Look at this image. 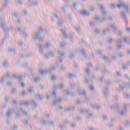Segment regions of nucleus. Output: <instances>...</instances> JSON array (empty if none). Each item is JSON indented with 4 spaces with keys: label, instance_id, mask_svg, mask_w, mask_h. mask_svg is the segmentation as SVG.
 <instances>
[{
    "label": "nucleus",
    "instance_id": "nucleus-4",
    "mask_svg": "<svg viewBox=\"0 0 130 130\" xmlns=\"http://www.w3.org/2000/svg\"><path fill=\"white\" fill-rule=\"evenodd\" d=\"M21 86H22V87H24V83H22V84H21Z\"/></svg>",
    "mask_w": 130,
    "mask_h": 130
},
{
    "label": "nucleus",
    "instance_id": "nucleus-2",
    "mask_svg": "<svg viewBox=\"0 0 130 130\" xmlns=\"http://www.w3.org/2000/svg\"><path fill=\"white\" fill-rule=\"evenodd\" d=\"M90 89H91V90H94V87H91Z\"/></svg>",
    "mask_w": 130,
    "mask_h": 130
},
{
    "label": "nucleus",
    "instance_id": "nucleus-6",
    "mask_svg": "<svg viewBox=\"0 0 130 130\" xmlns=\"http://www.w3.org/2000/svg\"><path fill=\"white\" fill-rule=\"evenodd\" d=\"M83 14H86V11L83 12Z\"/></svg>",
    "mask_w": 130,
    "mask_h": 130
},
{
    "label": "nucleus",
    "instance_id": "nucleus-3",
    "mask_svg": "<svg viewBox=\"0 0 130 130\" xmlns=\"http://www.w3.org/2000/svg\"><path fill=\"white\" fill-rule=\"evenodd\" d=\"M127 31H128V32H129V31H130V28H127Z\"/></svg>",
    "mask_w": 130,
    "mask_h": 130
},
{
    "label": "nucleus",
    "instance_id": "nucleus-7",
    "mask_svg": "<svg viewBox=\"0 0 130 130\" xmlns=\"http://www.w3.org/2000/svg\"><path fill=\"white\" fill-rule=\"evenodd\" d=\"M41 73H42V72L41 71Z\"/></svg>",
    "mask_w": 130,
    "mask_h": 130
},
{
    "label": "nucleus",
    "instance_id": "nucleus-1",
    "mask_svg": "<svg viewBox=\"0 0 130 130\" xmlns=\"http://www.w3.org/2000/svg\"><path fill=\"white\" fill-rule=\"evenodd\" d=\"M118 8H121V7H122V4H119L117 5Z\"/></svg>",
    "mask_w": 130,
    "mask_h": 130
},
{
    "label": "nucleus",
    "instance_id": "nucleus-5",
    "mask_svg": "<svg viewBox=\"0 0 130 130\" xmlns=\"http://www.w3.org/2000/svg\"><path fill=\"white\" fill-rule=\"evenodd\" d=\"M52 79H53V80L54 79H55V77L53 76V77H52Z\"/></svg>",
    "mask_w": 130,
    "mask_h": 130
}]
</instances>
